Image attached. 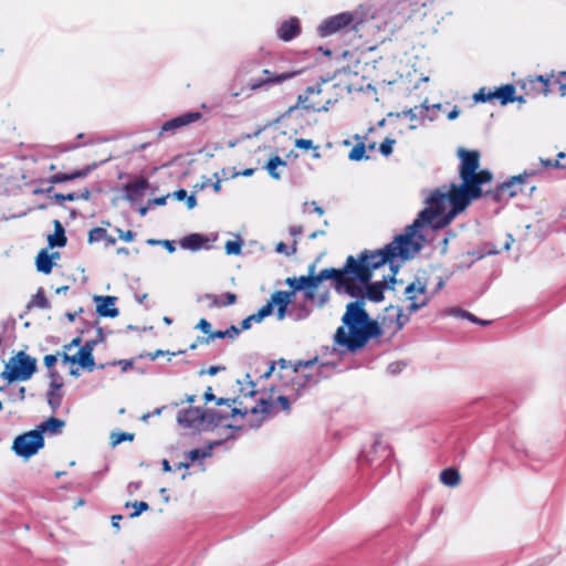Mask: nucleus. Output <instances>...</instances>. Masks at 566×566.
Returning a JSON list of instances; mask_svg holds the SVG:
<instances>
[{
	"label": "nucleus",
	"instance_id": "obj_1",
	"mask_svg": "<svg viewBox=\"0 0 566 566\" xmlns=\"http://www.w3.org/2000/svg\"><path fill=\"white\" fill-rule=\"evenodd\" d=\"M460 159L459 176L462 180L461 185L451 184L448 188H442L432 191L429 197V202L438 205L446 211L447 202L451 205L450 211L443 216L441 226H448L453 218L462 212L473 200L483 197L482 186L489 184L493 179V175L488 169L480 168V151L468 150L460 148L458 150Z\"/></svg>",
	"mask_w": 566,
	"mask_h": 566
},
{
	"label": "nucleus",
	"instance_id": "obj_2",
	"mask_svg": "<svg viewBox=\"0 0 566 566\" xmlns=\"http://www.w3.org/2000/svg\"><path fill=\"white\" fill-rule=\"evenodd\" d=\"M365 305L364 300L349 302L342 317L343 325L334 335V343L350 353L363 349L371 338L382 335L379 323L369 316Z\"/></svg>",
	"mask_w": 566,
	"mask_h": 566
},
{
	"label": "nucleus",
	"instance_id": "obj_3",
	"mask_svg": "<svg viewBox=\"0 0 566 566\" xmlns=\"http://www.w3.org/2000/svg\"><path fill=\"white\" fill-rule=\"evenodd\" d=\"M392 252L387 244L379 250H364L357 258L348 255L343 268L339 269L346 294H358L360 289L354 286L353 281L365 284L373 276V271L387 262L392 261Z\"/></svg>",
	"mask_w": 566,
	"mask_h": 566
},
{
	"label": "nucleus",
	"instance_id": "obj_4",
	"mask_svg": "<svg viewBox=\"0 0 566 566\" xmlns=\"http://www.w3.org/2000/svg\"><path fill=\"white\" fill-rule=\"evenodd\" d=\"M417 217V219L405 229L402 234H399L395 240L387 244L388 249L392 252V258L409 259L413 256L421 249L420 240L422 235L419 234L420 229L424 224H432L434 227H442L440 222L443 220V216L447 214L438 205L429 202Z\"/></svg>",
	"mask_w": 566,
	"mask_h": 566
},
{
	"label": "nucleus",
	"instance_id": "obj_5",
	"mask_svg": "<svg viewBox=\"0 0 566 566\" xmlns=\"http://www.w3.org/2000/svg\"><path fill=\"white\" fill-rule=\"evenodd\" d=\"M270 402L261 398L259 403L254 406H243L239 398L217 400L216 409H207L208 422L214 426L232 427V423L227 422L230 419L235 420L238 417L243 419L248 413L256 415L259 412H268L270 410Z\"/></svg>",
	"mask_w": 566,
	"mask_h": 566
},
{
	"label": "nucleus",
	"instance_id": "obj_6",
	"mask_svg": "<svg viewBox=\"0 0 566 566\" xmlns=\"http://www.w3.org/2000/svg\"><path fill=\"white\" fill-rule=\"evenodd\" d=\"M297 280V286L300 287V291H303L304 298L306 301L313 302L316 296V291L319 286V284L325 280H332L335 290L338 293H345L342 274L339 269L335 268H327L323 269L317 274H308V275H302L300 277H296Z\"/></svg>",
	"mask_w": 566,
	"mask_h": 566
},
{
	"label": "nucleus",
	"instance_id": "obj_7",
	"mask_svg": "<svg viewBox=\"0 0 566 566\" xmlns=\"http://www.w3.org/2000/svg\"><path fill=\"white\" fill-rule=\"evenodd\" d=\"M36 370V360L23 350L12 356L4 366L0 377L11 384L15 380H28Z\"/></svg>",
	"mask_w": 566,
	"mask_h": 566
},
{
	"label": "nucleus",
	"instance_id": "obj_8",
	"mask_svg": "<svg viewBox=\"0 0 566 566\" xmlns=\"http://www.w3.org/2000/svg\"><path fill=\"white\" fill-rule=\"evenodd\" d=\"M326 82V80L322 78L321 82H317L315 85L307 86L304 93L297 96L296 105L292 106L290 111H293L297 107L312 112L327 111V105L331 104V101H323V98L319 97L323 93L322 86Z\"/></svg>",
	"mask_w": 566,
	"mask_h": 566
},
{
	"label": "nucleus",
	"instance_id": "obj_9",
	"mask_svg": "<svg viewBox=\"0 0 566 566\" xmlns=\"http://www.w3.org/2000/svg\"><path fill=\"white\" fill-rule=\"evenodd\" d=\"M44 446V438L36 429L19 434L12 443V450L19 457L29 459Z\"/></svg>",
	"mask_w": 566,
	"mask_h": 566
},
{
	"label": "nucleus",
	"instance_id": "obj_10",
	"mask_svg": "<svg viewBox=\"0 0 566 566\" xmlns=\"http://www.w3.org/2000/svg\"><path fill=\"white\" fill-rule=\"evenodd\" d=\"M360 23L361 21L355 22L353 13L342 12L325 19L318 27V33L322 36H328L336 32L345 30L348 27H352L353 30L358 31V25Z\"/></svg>",
	"mask_w": 566,
	"mask_h": 566
},
{
	"label": "nucleus",
	"instance_id": "obj_11",
	"mask_svg": "<svg viewBox=\"0 0 566 566\" xmlns=\"http://www.w3.org/2000/svg\"><path fill=\"white\" fill-rule=\"evenodd\" d=\"M301 70H286L282 72H274L269 69H264L262 71L263 77L258 80H253L249 83V91H259L262 88H268L272 85L282 84L289 80L294 78L298 74H301Z\"/></svg>",
	"mask_w": 566,
	"mask_h": 566
},
{
	"label": "nucleus",
	"instance_id": "obj_12",
	"mask_svg": "<svg viewBox=\"0 0 566 566\" xmlns=\"http://www.w3.org/2000/svg\"><path fill=\"white\" fill-rule=\"evenodd\" d=\"M534 172L514 176L510 180L499 185L493 191H488V195L496 202L509 201L523 191V186L526 176H533Z\"/></svg>",
	"mask_w": 566,
	"mask_h": 566
},
{
	"label": "nucleus",
	"instance_id": "obj_13",
	"mask_svg": "<svg viewBox=\"0 0 566 566\" xmlns=\"http://www.w3.org/2000/svg\"><path fill=\"white\" fill-rule=\"evenodd\" d=\"M406 301L409 302L407 310L413 313L428 303L426 285L420 281L410 283L405 289Z\"/></svg>",
	"mask_w": 566,
	"mask_h": 566
},
{
	"label": "nucleus",
	"instance_id": "obj_14",
	"mask_svg": "<svg viewBox=\"0 0 566 566\" xmlns=\"http://www.w3.org/2000/svg\"><path fill=\"white\" fill-rule=\"evenodd\" d=\"M551 78L542 75L528 76L520 82L521 88L524 91V97H533L537 95L546 96L551 91Z\"/></svg>",
	"mask_w": 566,
	"mask_h": 566
},
{
	"label": "nucleus",
	"instance_id": "obj_15",
	"mask_svg": "<svg viewBox=\"0 0 566 566\" xmlns=\"http://www.w3.org/2000/svg\"><path fill=\"white\" fill-rule=\"evenodd\" d=\"M93 342H86L77 352L76 355L70 356L67 353H63V363L78 364L82 368L92 371L95 367V360L93 356Z\"/></svg>",
	"mask_w": 566,
	"mask_h": 566
},
{
	"label": "nucleus",
	"instance_id": "obj_16",
	"mask_svg": "<svg viewBox=\"0 0 566 566\" xmlns=\"http://www.w3.org/2000/svg\"><path fill=\"white\" fill-rule=\"evenodd\" d=\"M354 286H358L360 289V293L358 294H348L352 297H355L356 300H364L367 297L368 300L373 302H380L384 300V290L386 287L385 282H375L370 283L366 282L365 284L360 283L359 281H353Z\"/></svg>",
	"mask_w": 566,
	"mask_h": 566
},
{
	"label": "nucleus",
	"instance_id": "obj_17",
	"mask_svg": "<svg viewBox=\"0 0 566 566\" xmlns=\"http://www.w3.org/2000/svg\"><path fill=\"white\" fill-rule=\"evenodd\" d=\"M202 117V114L200 112H188L185 114H181L177 117H174L167 122H165L160 129V135L170 132L175 133L176 130L188 126L197 120H199Z\"/></svg>",
	"mask_w": 566,
	"mask_h": 566
},
{
	"label": "nucleus",
	"instance_id": "obj_18",
	"mask_svg": "<svg viewBox=\"0 0 566 566\" xmlns=\"http://www.w3.org/2000/svg\"><path fill=\"white\" fill-rule=\"evenodd\" d=\"M93 301L96 305V313L101 317H111L114 318L119 315V310L116 307V296H102V295H95L93 297Z\"/></svg>",
	"mask_w": 566,
	"mask_h": 566
},
{
	"label": "nucleus",
	"instance_id": "obj_19",
	"mask_svg": "<svg viewBox=\"0 0 566 566\" xmlns=\"http://www.w3.org/2000/svg\"><path fill=\"white\" fill-rule=\"evenodd\" d=\"M293 292L287 291H275L270 301L265 305H271V313L274 306H276V315L279 319H283L286 316V310L289 304L292 302Z\"/></svg>",
	"mask_w": 566,
	"mask_h": 566
},
{
	"label": "nucleus",
	"instance_id": "obj_20",
	"mask_svg": "<svg viewBox=\"0 0 566 566\" xmlns=\"http://www.w3.org/2000/svg\"><path fill=\"white\" fill-rule=\"evenodd\" d=\"M301 22L296 17L284 20L277 28V38L284 42L295 39L301 33Z\"/></svg>",
	"mask_w": 566,
	"mask_h": 566
},
{
	"label": "nucleus",
	"instance_id": "obj_21",
	"mask_svg": "<svg viewBox=\"0 0 566 566\" xmlns=\"http://www.w3.org/2000/svg\"><path fill=\"white\" fill-rule=\"evenodd\" d=\"M492 93H493V99L497 98L502 105H506V104L513 103L515 101H517L520 103L525 102L524 96L515 95V86L513 84L503 85V86L496 88L495 91H493Z\"/></svg>",
	"mask_w": 566,
	"mask_h": 566
},
{
	"label": "nucleus",
	"instance_id": "obj_22",
	"mask_svg": "<svg viewBox=\"0 0 566 566\" xmlns=\"http://www.w3.org/2000/svg\"><path fill=\"white\" fill-rule=\"evenodd\" d=\"M65 427V422L62 419L50 417L45 421L41 422L36 431H40V434L43 436V433H49L51 436L60 434Z\"/></svg>",
	"mask_w": 566,
	"mask_h": 566
},
{
	"label": "nucleus",
	"instance_id": "obj_23",
	"mask_svg": "<svg viewBox=\"0 0 566 566\" xmlns=\"http://www.w3.org/2000/svg\"><path fill=\"white\" fill-rule=\"evenodd\" d=\"M54 256H59V253L55 252V253L49 254L48 250L42 249L38 253L36 259H35L36 270L41 273L50 274L52 272V269L54 265V263H53Z\"/></svg>",
	"mask_w": 566,
	"mask_h": 566
},
{
	"label": "nucleus",
	"instance_id": "obj_24",
	"mask_svg": "<svg viewBox=\"0 0 566 566\" xmlns=\"http://www.w3.org/2000/svg\"><path fill=\"white\" fill-rule=\"evenodd\" d=\"M148 187V181L145 178H140L133 182L125 185V198L129 201H135L142 197L143 191Z\"/></svg>",
	"mask_w": 566,
	"mask_h": 566
},
{
	"label": "nucleus",
	"instance_id": "obj_25",
	"mask_svg": "<svg viewBox=\"0 0 566 566\" xmlns=\"http://www.w3.org/2000/svg\"><path fill=\"white\" fill-rule=\"evenodd\" d=\"M105 241V247L115 245L116 239L112 235H109L106 231V229L102 227L93 228L88 231L87 242L90 244Z\"/></svg>",
	"mask_w": 566,
	"mask_h": 566
},
{
	"label": "nucleus",
	"instance_id": "obj_26",
	"mask_svg": "<svg viewBox=\"0 0 566 566\" xmlns=\"http://www.w3.org/2000/svg\"><path fill=\"white\" fill-rule=\"evenodd\" d=\"M224 296L226 301H221V297H217V294L207 293L202 296V298L209 301V308L233 305L238 300L237 294L232 292L224 293Z\"/></svg>",
	"mask_w": 566,
	"mask_h": 566
},
{
	"label": "nucleus",
	"instance_id": "obj_27",
	"mask_svg": "<svg viewBox=\"0 0 566 566\" xmlns=\"http://www.w3.org/2000/svg\"><path fill=\"white\" fill-rule=\"evenodd\" d=\"M54 233L48 237V243L50 248H63L66 242V235L62 223L59 220H54Z\"/></svg>",
	"mask_w": 566,
	"mask_h": 566
},
{
	"label": "nucleus",
	"instance_id": "obj_28",
	"mask_svg": "<svg viewBox=\"0 0 566 566\" xmlns=\"http://www.w3.org/2000/svg\"><path fill=\"white\" fill-rule=\"evenodd\" d=\"M208 242V239L199 233H191L186 237H184L180 240V245L184 249L197 251L201 249L206 243Z\"/></svg>",
	"mask_w": 566,
	"mask_h": 566
},
{
	"label": "nucleus",
	"instance_id": "obj_29",
	"mask_svg": "<svg viewBox=\"0 0 566 566\" xmlns=\"http://www.w3.org/2000/svg\"><path fill=\"white\" fill-rule=\"evenodd\" d=\"M179 420L185 421L188 424H192L198 420L208 422L207 410H201L200 408H189L184 411V416L179 417Z\"/></svg>",
	"mask_w": 566,
	"mask_h": 566
},
{
	"label": "nucleus",
	"instance_id": "obj_30",
	"mask_svg": "<svg viewBox=\"0 0 566 566\" xmlns=\"http://www.w3.org/2000/svg\"><path fill=\"white\" fill-rule=\"evenodd\" d=\"M88 174V169L84 170H74L72 172L65 174V172H57L50 177V182L52 184H61L70 180H74L77 178H83Z\"/></svg>",
	"mask_w": 566,
	"mask_h": 566
},
{
	"label": "nucleus",
	"instance_id": "obj_31",
	"mask_svg": "<svg viewBox=\"0 0 566 566\" xmlns=\"http://www.w3.org/2000/svg\"><path fill=\"white\" fill-rule=\"evenodd\" d=\"M440 481L447 486H458L461 478L457 469L448 468L440 473Z\"/></svg>",
	"mask_w": 566,
	"mask_h": 566
},
{
	"label": "nucleus",
	"instance_id": "obj_32",
	"mask_svg": "<svg viewBox=\"0 0 566 566\" xmlns=\"http://www.w3.org/2000/svg\"><path fill=\"white\" fill-rule=\"evenodd\" d=\"M32 306L45 310L51 307V304L45 296L43 289H39L38 292L33 295L31 302L28 304V308Z\"/></svg>",
	"mask_w": 566,
	"mask_h": 566
},
{
	"label": "nucleus",
	"instance_id": "obj_33",
	"mask_svg": "<svg viewBox=\"0 0 566 566\" xmlns=\"http://www.w3.org/2000/svg\"><path fill=\"white\" fill-rule=\"evenodd\" d=\"M216 338H226V331H211L208 336L198 337L197 340L190 345V349H196L198 344L208 345Z\"/></svg>",
	"mask_w": 566,
	"mask_h": 566
},
{
	"label": "nucleus",
	"instance_id": "obj_34",
	"mask_svg": "<svg viewBox=\"0 0 566 566\" xmlns=\"http://www.w3.org/2000/svg\"><path fill=\"white\" fill-rule=\"evenodd\" d=\"M286 163L279 156H274L269 159V161L265 165V169L268 170L269 175L274 179H280V174L276 171L277 167L285 166Z\"/></svg>",
	"mask_w": 566,
	"mask_h": 566
},
{
	"label": "nucleus",
	"instance_id": "obj_35",
	"mask_svg": "<svg viewBox=\"0 0 566 566\" xmlns=\"http://www.w3.org/2000/svg\"><path fill=\"white\" fill-rule=\"evenodd\" d=\"M391 312L394 313L392 315H395V317H396L395 331H399V329H401L403 327V325L408 321V317L405 316L399 308L390 307V308L386 310L387 316H385V318H384L385 322H386V319L388 318V316L390 315Z\"/></svg>",
	"mask_w": 566,
	"mask_h": 566
},
{
	"label": "nucleus",
	"instance_id": "obj_36",
	"mask_svg": "<svg viewBox=\"0 0 566 566\" xmlns=\"http://www.w3.org/2000/svg\"><path fill=\"white\" fill-rule=\"evenodd\" d=\"M264 400L269 401L271 403L270 410L266 413H270L272 411L275 403L280 405L281 409L286 412H289L291 410L290 399L284 395L279 396L275 400L273 399L272 396L270 397V399H264Z\"/></svg>",
	"mask_w": 566,
	"mask_h": 566
},
{
	"label": "nucleus",
	"instance_id": "obj_37",
	"mask_svg": "<svg viewBox=\"0 0 566 566\" xmlns=\"http://www.w3.org/2000/svg\"><path fill=\"white\" fill-rule=\"evenodd\" d=\"M366 146L364 143H358L355 145L348 154V158L354 161L361 160L363 158H368L366 155Z\"/></svg>",
	"mask_w": 566,
	"mask_h": 566
},
{
	"label": "nucleus",
	"instance_id": "obj_38",
	"mask_svg": "<svg viewBox=\"0 0 566 566\" xmlns=\"http://www.w3.org/2000/svg\"><path fill=\"white\" fill-rule=\"evenodd\" d=\"M241 394L243 395V397H253L255 394H256V390H255V385L254 382L250 379V375H245V379H244V387H242L240 389Z\"/></svg>",
	"mask_w": 566,
	"mask_h": 566
},
{
	"label": "nucleus",
	"instance_id": "obj_39",
	"mask_svg": "<svg viewBox=\"0 0 566 566\" xmlns=\"http://www.w3.org/2000/svg\"><path fill=\"white\" fill-rule=\"evenodd\" d=\"M112 446H117L124 441H133L134 434L128 432H113L111 436Z\"/></svg>",
	"mask_w": 566,
	"mask_h": 566
},
{
	"label": "nucleus",
	"instance_id": "obj_40",
	"mask_svg": "<svg viewBox=\"0 0 566 566\" xmlns=\"http://www.w3.org/2000/svg\"><path fill=\"white\" fill-rule=\"evenodd\" d=\"M566 158V154L565 153H559L557 155V158L552 160V159H542L541 163H542V166L545 167V168H549V167H554V168H564L565 165L562 164V160Z\"/></svg>",
	"mask_w": 566,
	"mask_h": 566
},
{
	"label": "nucleus",
	"instance_id": "obj_41",
	"mask_svg": "<svg viewBox=\"0 0 566 566\" xmlns=\"http://www.w3.org/2000/svg\"><path fill=\"white\" fill-rule=\"evenodd\" d=\"M227 254L238 255L242 250V242L240 240H229L224 245Z\"/></svg>",
	"mask_w": 566,
	"mask_h": 566
},
{
	"label": "nucleus",
	"instance_id": "obj_42",
	"mask_svg": "<svg viewBox=\"0 0 566 566\" xmlns=\"http://www.w3.org/2000/svg\"><path fill=\"white\" fill-rule=\"evenodd\" d=\"M473 99L476 103H485L493 99V93L488 92L485 87L480 88L474 95Z\"/></svg>",
	"mask_w": 566,
	"mask_h": 566
},
{
	"label": "nucleus",
	"instance_id": "obj_43",
	"mask_svg": "<svg viewBox=\"0 0 566 566\" xmlns=\"http://www.w3.org/2000/svg\"><path fill=\"white\" fill-rule=\"evenodd\" d=\"M275 251L281 254L291 255L296 253L297 251V241L294 240L291 247V250L287 249V245L284 242H279L275 247Z\"/></svg>",
	"mask_w": 566,
	"mask_h": 566
},
{
	"label": "nucleus",
	"instance_id": "obj_44",
	"mask_svg": "<svg viewBox=\"0 0 566 566\" xmlns=\"http://www.w3.org/2000/svg\"><path fill=\"white\" fill-rule=\"evenodd\" d=\"M269 315H271V305H263L256 313L250 315V317H252V322L260 323Z\"/></svg>",
	"mask_w": 566,
	"mask_h": 566
},
{
	"label": "nucleus",
	"instance_id": "obj_45",
	"mask_svg": "<svg viewBox=\"0 0 566 566\" xmlns=\"http://www.w3.org/2000/svg\"><path fill=\"white\" fill-rule=\"evenodd\" d=\"M132 506L135 509V511L129 514L130 518L139 516L143 512L149 509L148 503L144 501H135L132 503Z\"/></svg>",
	"mask_w": 566,
	"mask_h": 566
},
{
	"label": "nucleus",
	"instance_id": "obj_46",
	"mask_svg": "<svg viewBox=\"0 0 566 566\" xmlns=\"http://www.w3.org/2000/svg\"><path fill=\"white\" fill-rule=\"evenodd\" d=\"M554 84L558 85L560 96L566 95V71L559 72L558 76L554 80Z\"/></svg>",
	"mask_w": 566,
	"mask_h": 566
},
{
	"label": "nucleus",
	"instance_id": "obj_47",
	"mask_svg": "<svg viewBox=\"0 0 566 566\" xmlns=\"http://www.w3.org/2000/svg\"><path fill=\"white\" fill-rule=\"evenodd\" d=\"M396 140L392 138H385V140L380 144L379 150L384 156H389L392 153V147L395 145Z\"/></svg>",
	"mask_w": 566,
	"mask_h": 566
},
{
	"label": "nucleus",
	"instance_id": "obj_48",
	"mask_svg": "<svg viewBox=\"0 0 566 566\" xmlns=\"http://www.w3.org/2000/svg\"><path fill=\"white\" fill-rule=\"evenodd\" d=\"M295 147L303 149V150H310V149H318V146L313 145V140L311 139H304V138H297L295 139Z\"/></svg>",
	"mask_w": 566,
	"mask_h": 566
},
{
	"label": "nucleus",
	"instance_id": "obj_49",
	"mask_svg": "<svg viewBox=\"0 0 566 566\" xmlns=\"http://www.w3.org/2000/svg\"><path fill=\"white\" fill-rule=\"evenodd\" d=\"M116 232L118 234V238L125 242H133L136 239V232L132 230H122L119 228L116 229Z\"/></svg>",
	"mask_w": 566,
	"mask_h": 566
},
{
	"label": "nucleus",
	"instance_id": "obj_50",
	"mask_svg": "<svg viewBox=\"0 0 566 566\" xmlns=\"http://www.w3.org/2000/svg\"><path fill=\"white\" fill-rule=\"evenodd\" d=\"M428 111H429L428 106L420 105V106H416L415 108L409 109L407 112V114L410 116L411 119H415L416 117H418V115H420L421 117H424L426 113Z\"/></svg>",
	"mask_w": 566,
	"mask_h": 566
},
{
	"label": "nucleus",
	"instance_id": "obj_51",
	"mask_svg": "<svg viewBox=\"0 0 566 566\" xmlns=\"http://www.w3.org/2000/svg\"><path fill=\"white\" fill-rule=\"evenodd\" d=\"M317 363V357L308 360H297L293 367V371L297 373L301 368H310Z\"/></svg>",
	"mask_w": 566,
	"mask_h": 566
},
{
	"label": "nucleus",
	"instance_id": "obj_52",
	"mask_svg": "<svg viewBox=\"0 0 566 566\" xmlns=\"http://www.w3.org/2000/svg\"><path fill=\"white\" fill-rule=\"evenodd\" d=\"M247 90H249V85L248 86H241L240 88H237V85L235 83H232L229 85V95L231 97H239L241 96Z\"/></svg>",
	"mask_w": 566,
	"mask_h": 566
},
{
	"label": "nucleus",
	"instance_id": "obj_53",
	"mask_svg": "<svg viewBox=\"0 0 566 566\" xmlns=\"http://www.w3.org/2000/svg\"><path fill=\"white\" fill-rule=\"evenodd\" d=\"M207 455V452H205L203 450L201 449H193L191 451H189L187 453V458L191 461V462H195L201 458H205Z\"/></svg>",
	"mask_w": 566,
	"mask_h": 566
},
{
	"label": "nucleus",
	"instance_id": "obj_54",
	"mask_svg": "<svg viewBox=\"0 0 566 566\" xmlns=\"http://www.w3.org/2000/svg\"><path fill=\"white\" fill-rule=\"evenodd\" d=\"M196 328L197 329H200L203 334H206V336L209 335V333H211V324L209 323L208 319L206 318H201L197 325H196Z\"/></svg>",
	"mask_w": 566,
	"mask_h": 566
},
{
	"label": "nucleus",
	"instance_id": "obj_55",
	"mask_svg": "<svg viewBox=\"0 0 566 566\" xmlns=\"http://www.w3.org/2000/svg\"><path fill=\"white\" fill-rule=\"evenodd\" d=\"M241 333V329L237 327L235 325H231L229 328L226 329V337L230 339H235Z\"/></svg>",
	"mask_w": 566,
	"mask_h": 566
},
{
	"label": "nucleus",
	"instance_id": "obj_56",
	"mask_svg": "<svg viewBox=\"0 0 566 566\" xmlns=\"http://www.w3.org/2000/svg\"><path fill=\"white\" fill-rule=\"evenodd\" d=\"M43 361H44L45 367L51 369L52 367L55 366V364L57 361V357L55 355L49 354V355L44 356Z\"/></svg>",
	"mask_w": 566,
	"mask_h": 566
},
{
	"label": "nucleus",
	"instance_id": "obj_57",
	"mask_svg": "<svg viewBox=\"0 0 566 566\" xmlns=\"http://www.w3.org/2000/svg\"><path fill=\"white\" fill-rule=\"evenodd\" d=\"M285 283L291 287L290 292H293V296H295L296 292L300 291V287H296L298 284L296 277H287Z\"/></svg>",
	"mask_w": 566,
	"mask_h": 566
},
{
	"label": "nucleus",
	"instance_id": "obj_58",
	"mask_svg": "<svg viewBox=\"0 0 566 566\" xmlns=\"http://www.w3.org/2000/svg\"><path fill=\"white\" fill-rule=\"evenodd\" d=\"M458 313L462 316V317H465L468 318L469 321L473 322V323H480V318H478L476 316H474L473 314H471L470 312H465V311H458Z\"/></svg>",
	"mask_w": 566,
	"mask_h": 566
},
{
	"label": "nucleus",
	"instance_id": "obj_59",
	"mask_svg": "<svg viewBox=\"0 0 566 566\" xmlns=\"http://www.w3.org/2000/svg\"><path fill=\"white\" fill-rule=\"evenodd\" d=\"M186 205L188 209H193L197 206V199L195 195L187 196Z\"/></svg>",
	"mask_w": 566,
	"mask_h": 566
},
{
	"label": "nucleus",
	"instance_id": "obj_60",
	"mask_svg": "<svg viewBox=\"0 0 566 566\" xmlns=\"http://www.w3.org/2000/svg\"><path fill=\"white\" fill-rule=\"evenodd\" d=\"M168 197L169 196L167 195V196L155 198V199L150 200L149 203H153L155 206H164V205H166Z\"/></svg>",
	"mask_w": 566,
	"mask_h": 566
},
{
	"label": "nucleus",
	"instance_id": "obj_61",
	"mask_svg": "<svg viewBox=\"0 0 566 566\" xmlns=\"http://www.w3.org/2000/svg\"><path fill=\"white\" fill-rule=\"evenodd\" d=\"M80 344H81V338L80 337L74 338L70 344L63 346L64 353H67L69 350H71L72 347L78 346Z\"/></svg>",
	"mask_w": 566,
	"mask_h": 566
},
{
	"label": "nucleus",
	"instance_id": "obj_62",
	"mask_svg": "<svg viewBox=\"0 0 566 566\" xmlns=\"http://www.w3.org/2000/svg\"><path fill=\"white\" fill-rule=\"evenodd\" d=\"M289 231L293 237H297V235L302 234L303 227L302 226H293V227H290Z\"/></svg>",
	"mask_w": 566,
	"mask_h": 566
},
{
	"label": "nucleus",
	"instance_id": "obj_63",
	"mask_svg": "<svg viewBox=\"0 0 566 566\" xmlns=\"http://www.w3.org/2000/svg\"><path fill=\"white\" fill-rule=\"evenodd\" d=\"M187 191L185 189H179L177 191L174 192V197L177 199V200H184L187 198Z\"/></svg>",
	"mask_w": 566,
	"mask_h": 566
},
{
	"label": "nucleus",
	"instance_id": "obj_64",
	"mask_svg": "<svg viewBox=\"0 0 566 566\" xmlns=\"http://www.w3.org/2000/svg\"><path fill=\"white\" fill-rule=\"evenodd\" d=\"M251 323H252V317L248 316L247 318H244L242 322H241V327L240 329L241 331H247L251 327Z\"/></svg>",
	"mask_w": 566,
	"mask_h": 566
}]
</instances>
